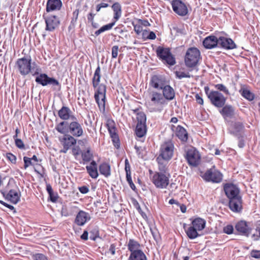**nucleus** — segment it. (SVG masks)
Here are the masks:
<instances>
[{
  "label": "nucleus",
  "mask_w": 260,
  "mask_h": 260,
  "mask_svg": "<svg viewBox=\"0 0 260 260\" xmlns=\"http://www.w3.org/2000/svg\"><path fill=\"white\" fill-rule=\"evenodd\" d=\"M251 256L255 258H260V251L252 250L251 252Z\"/></svg>",
  "instance_id": "052dcab7"
},
{
  "label": "nucleus",
  "mask_w": 260,
  "mask_h": 260,
  "mask_svg": "<svg viewBox=\"0 0 260 260\" xmlns=\"http://www.w3.org/2000/svg\"><path fill=\"white\" fill-rule=\"evenodd\" d=\"M135 149H136V152H137L138 155L139 156V157H142L143 155L141 154V151H142L141 147H138L137 145H135Z\"/></svg>",
  "instance_id": "774afa93"
},
{
  "label": "nucleus",
  "mask_w": 260,
  "mask_h": 260,
  "mask_svg": "<svg viewBox=\"0 0 260 260\" xmlns=\"http://www.w3.org/2000/svg\"><path fill=\"white\" fill-rule=\"evenodd\" d=\"M198 231L192 225H190L185 230L187 236L190 239H194L200 236V235L198 234Z\"/></svg>",
  "instance_id": "58836bf2"
},
{
  "label": "nucleus",
  "mask_w": 260,
  "mask_h": 260,
  "mask_svg": "<svg viewBox=\"0 0 260 260\" xmlns=\"http://www.w3.org/2000/svg\"><path fill=\"white\" fill-rule=\"evenodd\" d=\"M141 245L134 239H130L127 244V248L131 253H134L137 251H142L140 249Z\"/></svg>",
  "instance_id": "473e14b6"
},
{
  "label": "nucleus",
  "mask_w": 260,
  "mask_h": 260,
  "mask_svg": "<svg viewBox=\"0 0 260 260\" xmlns=\"http://www.w3.org/2000/svg\"><path fill=\"white\" fill-rule=\"evenodd\" d=\"M81 155L84 164L89 162L93 157L92 153L90 152L89 148L83 152Z\"/></svg>",
  "instance_id": "37998d69"
},
{
  "label": "nucleus",
  "mask_w": 260,
  "mask_h": 260,
  "mask_svg": "<svg viewBox=\"0 0 260 260\" xmlns=\"http://www.w3.org/2000/svg\"><path fill=\"white\" fill-rule=\"evenodd\" d=\"M101 77V68L99 66L94 72L92 79V83L93 88L95 89L94 95L95 102L100 111L104 113L105 111L106 86L103 84H100Z\"/></svg>",
  "instance_id": "f257e3e1"
},
{
  "label": "nucleus",
  "mask_w": 260,
  "mask_h": 260,
  "mask_svg": "<svg viewBox=\"0 0 260 260\" xmlns=\"http://www.w3.org/2000/svg\"><path fill=\"white\" fill-rule=\"evenodd\" d=\"M99 171L100 173L106 177H108L111 175L110 166L107 163H103L99 166Z\"/></svg>",
  "instance_id": "e433bc0d"
},
{
  "label": "nucleus",
  "mask_w": 260,
  "mask_h": 260,
  "mask_svg": "<svg viewBox=\"0 0 260 260\" xmlns=\"http://www.w3.org/2000/svg\"><path fill=\"white\" fill-rule=\"evenodd\" d=\"M223 232L227 234H231L234 231L233 226L232 225H228L223 228Z\"/></svg>",
  "instance_id": "8fccbe9b"
},
{
  "label": "nucleus",
  "mask_w": 260,
  "mask_h": 260,
  "mask_svg": "<svg viewBox=\"0 0 260 260\" xmlns=\"http://www.w3.org/2000/svg\"><path fill=\"white\" fill-rule=\"evenodd\" d=\"M79 190L80 192L83 194H85L88 192L89 191V188L86 186H82L80 187H79Z\"/></svg>",
  "instance_id": "680f3d73"
},
{
  "label": "nucleus",
  "mask_w": 260,
  "mask_h": 260,
  "mask_svg": "<svg viewBox=\"0 0 260 260\" xmlns=\"http://www.w3.org/2000/svg\"><path fill=\"white\" fill-rule=\"evenodd\" d=\"M23 160L24 162V168L25 169L32 165L31 158H30L24 156L23 157Z\"/></svg>",
  "instance_id": "603ef678"
},
{
  "label": "nucleus",
  "mask_w": 260,
  "mask_h": 260,
  "mask_svg": "<svg viewBox=\"0 0 260 260\" xmlns=\"http://www.w3.org/2000/svg\"><path fill=\"white\" fill-rule=\"evenodd\" d=\"M195 98L197 102L200 104V105H203L204 101L203 98L199 94H196L195 95Z\"/></svg>",
  "instance_id": "0e129e2a"
},
{
  "label": "nucleus",
  "mask_w": 260,
  "mask_h": 260,
  "mask_svg": "<svg viewBox=\"0 0 260 260\" xmlns=\"http://www.w3.org/2000/svg\"><path fill=\"white\" fill-rule=\"evenodd\" d=\"M46 190L49 194L50 201L53 203H55L58 198L57 193L53 191L51 185L49 184H47Z\"/></svg>",
  "instance_id": "ea45409f"
},
{
  "label": "nucleus",
  "mask_w": 260,
  "mask_h": 260,
  "mask_svg": "<svg viewBox=\"0 0 260 260\" xmlns=\"http://www.w3.org/2000/svg\"><path fill=\"white\" fill-rule=\"evenodd\" d=\"M46 23V30L52 31L56 29L59 25L60 20L55 15L44 16Z\"/></svg>",
  "instance_id": "2eb2a0df"
},
{
  "label": "nucleus",
  "mask_w": 260,
  "mask_h": 260,
  "mask_svg": "<svg viewBox=\"0 0 260 260\" xmlns=\"http://www.w3.org/2000/svg\"><path fill=\"white\" fill-rule=\"evenodd\" d=\"M126 180H127V182L128 183L131 188L133 190H135L136 189V186H135V184H134V183L133 182L131 175H128L127 176H126Z\"/></svg>",
  "instance_id": "6e6d98bb"
},
{
  "label": "nucleus",
  "mask_w": 260,
  "mask_h": 260,
  "mask_svg": "<svg viewBox=\"0 0 260 260\" xmlns=\"http://www.w3.org/2000/svg\"><path fill=\"white\" fill-rule=\"evenodd\" d=\"M68 127V122L62 121L55 126L56 131L60 134H63L66 132V127Z\"/></svg>",
  "instance_id": "c03bdc74"
},
{
  "label": "nucleus",
  "mask_w": 260,
  "mask_h": 260,
  "mask_svg": "<svg viewBox=\"0 0 260 260\" xmlns=\"http://www.w3.org/2000/svg\"><path fill=\"white\" fill-rule=\"evenodd\" d=\"M219 111L225 120L234 117L235 114L234 108L230 105H224Z\"/></svg>",
  "instance_id": "412c9836"
},
{
  "label": "nucleus",
  "mask_w": 260,
  "mask_h": 260,
  "mask_svg": "<svg viewBox=\"0 0 260 260\" xmlns=\"http://www.w3.org/2000/svg\"><path fill=\"white\" fill-rule=\"evenodd\" d=\"M240 92L244 98L248 100V101H252L254 99V94L252 93L249 90L245 88H242Z\"/></svg>",
  "instance_id": "a19ab883"
},
{
  "label": "nucleus",
  "mask_w": 260,
  "mask_h": 260,
  "mask_svg": "<svg viewBox=\"0 0 260 260\" xmlns=\"http://www.w3.org/2000/svg\"><path fill=\"white\" fill-rule=\"evenodd\" d=\"M68 132L74 137H79L83 134V129L82 124L80 123L77 118L72 119L70 122H68Z\"/></svg>",
  "instance_id": "f8f14e48"
},
{
  "label": "nucleus",
  "mask_w": 260,
  "mask_h": 260,
  "mask_svg": "<svg viewBox=\"0 0 260 260\" xmlns=\"http://www.w3.org/2000/svg\"><path fill=\"white\" fill-rule=\"evenodd\" d=\"M35 260H48L47 258L43 254L38 253L35 255Z\"/></svg>",
  "instance_id": "bf43d9fd"
},
{
  "label": "nucleus",
  "mask_w": 260,
  "mask_h": 260,
  "mask_svg": "<svg viewBox=\"0 0 260 260\" xmlns=\"http://www.w3.org/2000/svg\"><path fill=\"white\" fill-rule=\"evenodd\" d=\"M95 14H93L92 13H90L88 14L87 15V20H88V21L89 22H92L93 21V19H94V17L95 16Z\"/></svg>",
  "instance_id": "338daca9"
},
{
  "label": "nucleus",
  "mask_w": 260,
  "mask_h": 260,
  "mask_svg": "<svg viewBox=\"0 0 260 260\" xmlns=\"http://www.w3.org/2000/svg\"><path fill=\"white\" fill-rule=\"evenodd\" d=\"M7 158L12 163L15 164L16 161V157L11 153H7L6 154Z\"/></svg>",
  "instance_id": "864d4df0"
},
{
  "label": "nucleus",
  "mask_w": 260,
  "mask_h": 260,
  "mask_svg": "<svg viewBox=\"0 0 260 260\" xmlns=\"http://www.w3.org/2000/svg\"><path fill=\"white\" fill-rule=\"evenodd\" d=\"M209 94L208 99L211 103L215 107L221 108L225 105L226 98L219 91L211 90V93Z\"/></svg>",
  "instance_id": "1a4fd4ad"
},
{
  "label": "nucleus",
  "mask_w": 260,
  "mask_h": 260,
  "mask_svg": "<svg viewBox=\"0 0 260 260\" xmlns=\"http://www.w3.org/2000/svg\"><path fill=\"white\" fill-rule=\"evenodd\" d=\"M115 21L103 26L99 29H98L95 31V32H94L95 35L96 36H98L101 33H102L105 31L110 30L113 27V26L115 25Z\"/></svg>",
  "instance_id": "79ce46f5"
},
{
  "label": "nucleus",
  "mask_w": 260,
  "mask_h": 260,
  "mask_svg": "<svg viewBox=\"0 0 260 260\" xmlns=\"http://www.w3.org/2000/svg\"><path fill=\"white\" fill-rule=\"evenodd\" d=\"M15 142L16 146L19 148L22 149L24 148L23 142L21 139H16Z\"/></svg>",
  "instance_id": "13d9d810"
},
{
  "label": "nucleus",
  "mask_w": 260,
  "mask_h": 260,
  "mask_svg": "<svg viewBox=\"0 0 260 260\" xmlns=\"http://www.w3.org/2000/svg\"><path fill=\"white\" fill-rule=\"evenodd\" d=\"M229 200V208L233 212L240 213L242 211L243 201L241 196Z\"/></svg>",
  "instance_id": "f3484780"
},
{
  "label": "nucleus",
  "mask_w": 260,
  "mask_h": 260,
  "mask_svg": "<svg viewBox=\"0 0 260 260\" xmlns=\"http://www.w3.org/2000/svg\"><path fill=\"white\" fill-rule=\"evenodd\" d=\"M148 98L150 101L148 103L149 105V109L151 112H160L161 109L152 107L153 105H162L167 104V101L160 92L155 90H148Z\"/></svg>",
  "instance_id": "f03ea898"
},
{
  "label": "nucleus",
  "mask_w": 260,
  "mask_h": 260,
  "mask_svg": "<svg viewBox=\"0 0 260 260\" xmlns=\"http://www.w3.org/2000/svg\"><path fill=\"white\" fill-rule=\"evenodd\" d=\"M5 199L13 204H16L20 200V196L17 190L11 189L8 193L2 192Z\"/></svg>",
  "instance_id": "393cba45"
},
{
  "label": "nucleus",
  "mask_w": 260,
  "mask_h": 260,
  "mask_svg": "<svg viewBox=\"0 0 260 260\" xmlns=\"http://www.w3.org/2000/svg\"><path fill=\"white\" fill-rule=\"evenodd\" d=\"M215 88L219 91L223 92V93L226 95H229L230 94L229 89L222 84H217L215 85Z\"/></svg>",
  "instance_id": "a18cd8bd"
},
{
  "label": "nucleus",
  "mask_w": 260,
  "mask_h": 260,
  "mask_svg": "<svg viewBox=\"0 0 260 260\" xmlns=\"http://www.w3.org/2000/svg\"><path fill=\"white\" fill-rule=\"evenodd\" d=\"M175 75L176 77L179 79H181L183 78H190L192 76L189 74V73H185L183 72L179 71H176L175 72Z\"/></svg>",
  "instance_id": "de8ad7c7"
},
{
  "label": "nucleus",
  "mask_w": 260,
  "mask_h": 260,
  "mask_svg": "<svg viewBox=\"0 0 260 260\" xmlns=\"http://www.w3.org/2000/svg\"><path fill=\"white\" fill-rule=\"evenodd\" d=\"M61 142L63 146L70 148L72 146L76 144V140L73 136L68 135L63 138Z\"/></svg>",
  "instance_id": "c9c22d12"
},
{
  "label": "nucleus",
  "mask_w": 260,
  "mask_h": 260,
  "mask_svg": "<svg viewBox=\"0 0 260 260\" xmlns=\"http://www.w3.org/2000/svg\"><path fill=\"white\" fill-rule=\"evenodd\" d=\"M218 46H220L228 50L236 48V44L231 39L224 37H220L218 38Z\"/></svg>",
  "instance_id": "aec40b11"
},
{
  "label": "nucleus",
  "mask_w": 260,
  "mask_h": 260,
  "mask_svg": "<svg viewBox=\"0 0 260 260\" xmlns=\"http://www.w3.org/2000/svg\"><path fill=\"white\" fill-rule=\"evenodd\" d=\"M35 171L37 172L38 175L40 176V177H42L43 175L42 172H43V170L42 168V167L40 165L37 166V168H34Z\"/></svg>",
  "instance_id": "e2e57ef3"
},
{
  "label": "nucleus",
  "mask_w": 260,
  "mask_h": 260,
  "mask_svg": "<svg viewBox=\"0 0 260 260\" xmlns=\"http://www.w3.org/2000/svg\"><path fill=\"white\" fill-rule=\"evenodd\" d=\"M107 125L114 146L118 148L120 146L119 139L118 135L116 134V128L113 124V122H109Z\"/></svg>",
  "instance_id": "4be33fe9"
},
{
  "label": "nucleus",
  "mask_w": 260,
  "mask_h": 260,
  "mask_svg": "<svg viewBox=\"0 0 260 260\" xmlns=\"http://www.w3.org/2000/svg\"><path fill=\"white\" fill-rule=\"evenodd\" d=\"M78 15H79V10L76 9L73 13V18H72V20L71 21V23H73V24H74L76 22L77 19H78Z\"/></svg>",
  "instance_id": "5fc2aeb1"
},
{
  "label": "nucleus",
  "mask_w": 260,
  "mask_h": 260,
  "mask_svg": "<svg viewBox=\"0 0 260 260\" xmlns=\"http://www.w3.org/2000/svg\"><path fill=\"white\" fill-rule=\"evenodd\" d=\"M114 12V19L115 21L118 20L121 16V7L118 3H115L112 6Z\"/></svg>",
  "instance_id": "4c0bfd02"
},
{
  "label": "nucleus",
  "mask_w": 260,
  "mask_h": 260,
  "mask_svg": "<svg viewBox=\"0 0 260 260\" xmlns=\"http://www.w3.org/2000/svg\"><path fill=\"white\" fill-rule=\"evenodd\" d=\"M62 5L61 0H48L46 5V11L49 12L59 10Z\"/></svg>",
  "instance_id": "cd10ccee"
},
{
  "label": "nucleus",
  "mask_w": 260,
  "mask_h": 260,
  "mask_svg": "<svg viewBox=\"0 0 260 260\" xmlns=\"http://www.w3.org/2000/svg\"><path fill=\"white\" fill-rule=\"evenodd\" d=\"M156 53L158 57L161 60L170 66H173L176 63L175 58L172 54L169 48H164L159 46L157 48Z\"/></svg>",
  "instance_id": "423d86ee"
},
{
  "label": "nucleus",
  "mask_w": 260,
  "mask_h": 260,
  "mask_svg": "<svg viewBox=\"0 0 260 260\" xmlns=\"http://www.w3.org/2000/svg\"><path fill=\"white\" fill-rule=\"evenodd\" d=\"M128 260H147V258L143 251H137L131 253Z\"/></svg>",
  "instance_id": "f704fd0d"
},
{
  "label": "nucleus",
  "mask_w": 260,
  "mask_h": 260,
  "mask_svg": "<svg viewBox=\"0 0 260 260\" xmlns=\"http://www.w3.org/2000/svg\"><path fill=\"white\" fill-rule=\"evenodd\" d=\"M116 251V245L114 244H111L109 249V252H110L112 255H114L115 254Z\"/></svg>",
  "instance_id": "69168bd1"
},
{
  "label": "nucleus",
  "mask_w": 260,
  "mask_h": 260,
  "mask_svg": "<svg viewBox=\"0 0 260 260\" xmlns=\"http://www.w3.org/2000/svg\"><path fill=\"white\" fill-rule=\"evenodd\" d=\"M133 26L134 28V30L137 34L139 35L142 32L143 28L141 25H140V24H133Z\"/></svg>",
  "instance_id": "4d7b16f0"
},
{
  "label": "nucleus",
  "mask_w": 260,
  "mask_h": 260,
  "mask_svg": "<svg viewBox=\"0 0 260 260\" xmlns=\"http://www.w3.org/2000/svg\"><path fill=\"white\" fill-rule=\"evenodd\" d=\"M165 85V80L161 76L154 75L151 77L150 81V85L154 88L162 89Z\"/></svg>",
  "instance_id": "6ab92c4d"
},
{
  "label": "nucleus",
  "mask_w": 260,
  "mask_h": 260,
  "mask_svg": "<svg viewBox=\"0 0 260 260\" xmlns=\"http://www.w3.org/2000/svg\"><path fill=\"white\" fill-rule=\"evenodd\" d=\"M137 124L136 127V134L137 137L142 138L146 133V116L144 112L137 113Z\"/></svg>",
  "instance_id": "6e6552de"
},
{
  "label": "nucleus",
  "mask_w": 260,
  "mask_h": 260,
  "mask_svg": "<svg viewBox=\"0 0 260 260\" xmlns=\"http://www.w3.org/2000/svg\"><path fill=\"white\" fill-rule=\"evenodd\" d=\"M86 169L87 173L92 178L96 179L98 178L99 176L98 166L94 160H92L89 166H87Z\"/></svg>",
  "instance_id": "c756f323"
},
{
  "label": "nucleus",
  "mask_w": 260,
  "mask_h": 260,
  "mask_svg": "<svg viewBox=\"0 0 260 260\" xmlns=\"http://www.w3.org/2000/svg\"><path fill=\"white\" fill-rule=\"evenodd\" d=\"M170 175L168 173L155 172L152 177V182L156 187L166 188L169 183Z\"/></svg>",
  "instance_id": "39448f33"
},
{
  "label": "nucleus",
  "mask_w": 260,
  "mask_h": 260,
  "mask_svg": "<svg viewBox=\"0 0 260 260\" xmlns=\"http://www.w3.org/2000/svg\"><path fill=\"white\" fill-rule=\"evenodd\" d=\"M235 228L241 235L246 237L249 236L251 231V228L249 227L248 223L243 220L238 222L236 224Z\"/></svg>",
  "instance_id": "a211bd4d"
},
{
  "label": "nucleus",
  "mask_w": 260,
  "mask_h": 260,
  "mask_svg": "<svg viewBox=\"0 0 260 260\" xmlns=\"http://www.w3.org/2000/svg\"><path fill=\"white\" fill-rule=\"evenodd\" d=\"M58 114L60 118L64 120L76 119V117L72 114V112L68 107L63 106L58 111Z\"/></svg>",
  "instance_id": "5701e85b"
},
{
  "label": "nucleus",
  "mask_w": 260,
  "mask_h": 260,
  "mask_svg": "<svg viewBox=\"0 0 260 260\" xmlns=\"http://www.w3.org/2000/svg\"><path fill=\"white\" fill-rule=\"evenodd\" d=\"M162 95L166 101L167 100H172L174 98L175 94L174 90L170 85H165V86L162 88Z\"/></svg>",
  "instance_id": "c85d7f7f"
},
{
  "label": "nucleus",
  "mask_w": 260,
  "mask_h": 260,
  "mask_svg": "<svg viewBox=\"0 0 260 260\" xmlns=\"http://www.w3.org/2000/svg\"><path fill=\"white\" fill-rule=\"evenodd\" d=\"M15 67L21 75H28L32 70L31 56L26 55L18 59L16 62Z\"/></svg>",
  "instance_id": "20e7f679"
},
{
  "label": "nucleus",
  "mask_w": 260,
  "mask_h": 260,
  "mask_svg": "<svg viewBox=\"0 0 260 260\" xmlns=\"http://www.w3.org/2000/svg\"><path fill=\"white\" fill-rule=\"evenodd\" d=\"M218 38L214 36L206 37L203 41V44L207 49H212L218 46Z\"/></svg>",
  "instance_id": "bb28decb"
},
{
  "label": "nucleus",
  "mask_w": 260,
  "mask_h": 260,
  "mask_svg": "<svg viewBox=\"0 0 260 260\" xmlns=\"http://www.w3.org/2000/svg\"><path fill=\"white\" fill-rule=\"evenodd\" d=\"M201 59V53L199 50L195 47L188 48L184 57L185 66L189 68H194L199 63Z\"/></svg>",
  "instance_id": "7ed1b4c3"
},
{
  "label": "nucleus",
  "mask_w": 260,
  "mask_h": 260,
  "mask_svg": "<svg viewBox=\"0 0 260 260\" xmlns=\"http://www.w3.org/2000/svg\"><path fill=\"white\" fill-rule=\"evenodd\" d=\"M252 238L254 240H258L260 238V224L257 225L255 229V233L252 235Z\"/></svg>",
  "instance_id": "09e8293b"
},
{
  "label": "nucleus",
  "mask_w": 260,
  "mask_h": 260,
  "mask_svg": "<svg viewBox=\"0 0 260 260\" xmlns=\"http://www.w3.org/2000/svg\"><path fill=\"white\" fill-rule=\"evenodd\" d=\"M89 234L90 239L95 241L96 239L99 236V232L96 228H94L89 232Z\"/></svg>",
  "instance_id": "49530a36"
},
{
  "label": "nucleus",
  "mask_w": 260,
  "mask_h": 260,
  "mask_svg": "<svg viewBox=\"0 0 260 260\" xmlns=\"http://www.w3.org/2000/svg\"><path fill=\"white\" fill-rule=\"evenodd\" d=\"M185 158L189 166L197 167L200 164L201 155L196 149L192 147L186 151Z\"/></svg>",
  "instance_id": "9d476101"
},
{
  "label": "nucleus",
  "mask_w": 260,
  "mask_h": 260,
  "mask_svg": "<svg viewBox=\"0 0 260 260\" xmlns=\"http://www.w3.org/2000/svg\"><path fill=\"white\" fill-rule=\"evenodd\" d=\"M119 47L117 45L113 46L112 48V57L115 58L118 56Z\"/></svg>",
  "instance_id": "3c124183"
},
{
  "label": "nucleus",
  "mask_w": 260,
  "mask_h": 260,
  "mask_svg": "<svg viewBox=\"0 0 260 260\" xmlns=\"http://www.w3.org/2000/svg\"><path fill=\"white\" fill-rule=\"evenodd\" d=\"M206 221L201 218L194 219L191 222L192 225L198 231H202L205 227Z\"/></svg>",
  "instance_id": "72a5a7b5"
},
{
  "label": "nucleus",
  "mask_w": 260,
  "mask_h": 260,
  "mask_svg": "<svg viewBox=\"0 0 260 260\" xmlns=\"http://www.w3.org/2000/svg\"><path fill=\"white\" fill-rule=\"evenodd\" d=\"M173 11L180 16H185L188 13L186 6L179 0H174L172 3Z\"/></svg>",
  "instance_id": "dca6fc26"
},
{
  "label": "nucleus",
  "mask_w": 260,
  "mask_h": 260,
  "mask_svg": "<svg viewBox=\"0 0 260 260\" xmlns=\"http://www.w3.org/2000/svg\"><path fill=\"white\" fill-rule=\"evenodd\" d=\"M176 135L182 142H186L188 139V134L186 129L180 125L176 127Z\"/></svg>",
  "instance_id": "7c9ffc66"
},
{
  "label": "nucleus",
  "mask_w": 260,
  "mask_h": 260,
  "mask_svg": "<svg viewBox=\"0 0 260 260\" xmlns=\"http://www.w3.org/2000/svg\"><path fill=\"white\" fill-rule=\"evenodd\" d=\"M156 161L158 164V167L159 172L167 173L168 170V161L170 160H166L161 157L157 156Z\"/></svg>",
  "instance_id": "2f4dec72"
},
{
  "label": "nucleus",
  "mask_w": 260,
  "mask_h": 260,
  "mask_svg": "<svg viewBox=\"0 0 260 260\" xmlns=\"http://www.w3.org/2000/svg\"><path fill=\"white\" fill-rule=\"evenodd\" d=\"M202 177L206 181H211L213 183H219L222 180V174L214 169L207 170Z\"/></svg>",
  "instance_id": "ddd939ff"
},
{
  "label": "nucleus",
  "mask_w": 260,
  "mask_h": 260,
  "mask_svg": "<svg viewBox=\"0 0 260 260\" xmlns=\"http://www.w3.org/2000/svg\"><path fill=\"white\" fill-rule=\"evenodd\" d=\"M223 189L226 196L229 200L241 197L240 189L233 183H226L224 185Z\"/></svg>",
  "instance_id": "4468645a"
},
{
  "label": "nucleus",
  "mask_w": 260,
  "mask_h": 260,
  "mask_svg": "<svg viewBox=\"0 0 260 260\" xmlns=\"http://www.w3.org/2000/svg\"><path fill=\"white\" fill-rule=\"evenodd\" d=\"M90 218L88 213L80 210L77 214L75 222L78 225L82 226L89 221Z\"/></svg>",
  "instance_id": "b1692460"
},
{
  "label": "nucleus",
  "mask_w": 260,
  "mask_h": 260,
  "mask_svg": "<svg viewBox=\"0 0 260 260\" xmlns=\"http://www.w3.org/2000/svg\"><path fill=\"white\" fill-rule=\"evenodd\" d=\"M244 126L240 122H235L231 125L230 128V133L236 137L241 136L243 132Z\"/></svg>",
  "instance_id": "a878e982"
},
{
  "label": "nucleus",
  "mask_w": 260,
  "mask_h": 260,
  "mask_svg": "<svg viewBox=\"0 0 260 260\" xmlns=\"http://www.w3.org/2000/svg\"><path fill=\"white\" fill-rule=\"evenodd\" d=\"M174 148V145L172 141L166 142L161 145L158 156L166 160H170L173 156Z\"/></svg>",
  "instance_id": "0eeeda50"
},
{
  "label": "nucleus",
  "mask_w": 260,
  "mask_h": 260,
  "mask_svg": "<svg viewBox=\"0 0 260 260\" xmlns=\"http://www.w3.org/2000/svg\"><path fill=\"white\" fill-rule=\"evenodd\" d=\"M34 75H37L36 77V82L42 85L43 86L47 85L52 86L59 85V82L54 78L49 77L46 74H39L38 72H35Z\"/></svg>",
  "instance_id": "9b49d317"
}]
</instances>
